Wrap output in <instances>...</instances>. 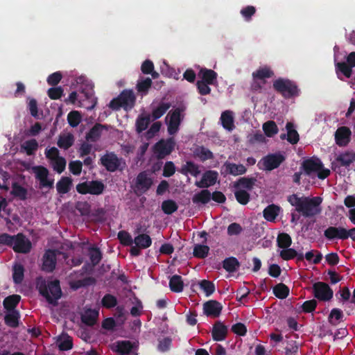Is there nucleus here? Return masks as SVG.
I'll list each match as a JSON object with an SVG mask.
<instances>
[{
  "mask_svg": "<svg viewBox=\"0 0 355 355\" xmlns=\"http://www.w3.org/2000/svg\"><path fill=\"white\" fill-rule=\"evenodd\" d=\"M37 288L49 304H55L62 295L60 282L57 279L46 282L45 279H38Z\"/></svg>",
  "mask_w": 355,
  "mask_h": 355,
  "instance_id": "obj_2",
  "label": "nucleus"
},
{
  "mask_svg": "<svg viewBox=\"0 0 355 355\" xmlns=\"http://www.w3.org/2000/svg\"><path fill=\"white\" fill-rule=\"evenodd\" d=\"M81 119L82 116L78 111H71L67 115L68 123L73 128L78 126Z\"/></svg>",
  "mask_w": 355,
  "mask_h": 355,
  "instance_id": "obj_61",
  "label": "nucleus"
},
{
  "mask_svg": "<svg viewBox=\"0 0 355 355\" xmlns=\"http://www.w3.org/2000/svg\"><path fill=\"white\" fill-rule=\"evenodd\" d=\"M101 304L106 309H112L116 306L117 299L112 294H105L101 300Z\"/></svg>",
  "mask_w": 355,
  "mask_h": 355,
  "instance_id": "obj_59",
  "label": "nucleus"
},
{
  "mask_svg": "<svg viewBox=\"0 0 355 355\" xmlns=\"http://www.w3.org/2000/svg\"><path fill=\"white\" fill-rule=\"evenodd\" d=\"M279 257L284 261H288L295 258H296L297 262L304 261V254L290 247L282 250L279 252Z\"/></svg>",
  "mask_w": 355,
  "mask_h": 355,
  "instance_id": "obj_23",
  "label": "nucleus"
},
{
  "mask_svg": "<svg viewBox=\"0 0 355 355\" xmlns=\"http://www.w3.org/2000/svg\"><path fill=\"white\" fill-rule=\"evenodd\" d=\"M288 287L283 283H279L273 287V293L279 299H286L289 295Z\"/></svg>",
  "mask_w": 355,
  "mask_h": 355,
  "instance_id": "obj_48",
  "label": "nucleus"
},
{
  "mask_svg": "<svg viewBox=\"0 0 355 355\" xmlns=\"http://www.w3.org/2000/svg\"><path fill=\"white\" fill-rule=\"evenodd\" d=\"M175 141L173 137L167 139H161L153 146V153L159 159L165 158L174 150Z\"/></svg>",
  "mask_w": 355,
  "mask_h": 355,
  "instance_id": "obj_7",
  "label": "nucleus"
},
{
  "mask_svg": "<svg viewBox=\"0 0 355 355\" xmlns=\"http://www.w3.org/2000/svg\"><path fill=\"white\" fill-rule=\"evenodd\" d=\"M153 184V179L146 171L140 172L135 179V192L139 195L144 194L150 189Z\"/></svg>",
  "mask_w": 355,
  "mask_h": 355,
  "instance_id": "obj_10",
  "label": "nucleus"
},
{
  "mask_svg": "<svg viewBox=\"0 0 355 355\" xmlns=\"http://www.w3.org/2000/svg\"><path fill=\"white\" fill-rule=\"evenodd\" d=\"M24 267L19 263H15L12 267V279L15 284H20L24 279Z\"/></svg>",
  "mask_w": 355,
  "mask_h": 355,
  "instance_id": "obj_45",
  "label": "nucleus"
},
{
  "mask_svg": "<svg viewBox=\"0 0 355 355\" xmlns=\"http://www.w3.org/2000/svg\"><path fill=\"white\" fill-rule=\"evenodd\" d=\"M73 135L71 133H68L67 135H60L57 144L60 148L67 150L73 146Z\"/></svg>",
  "mask_w": 355,
  "mask_h": 355,
  "instance_id": "obj_46",
  "label": "nucleus"
},
{
  "mask_svg": "<svg viewBox=\"0 0 355 355\" xmlns=\"http://www.w3.org/2000/svg\"><path fill=\"white\" fill-rule=\"evenodd\" d=\"M194 155L200 159V161L205 162L214 158L213 153L203 146L197 147L194 152Z\"/></svg>",
  "mask_w": 355,
  "mask_h": 355,
  "instance_id": "obj_41",
  "label": "nucleus"
},
{
  "mask_svg": "<svg viewBox=\"0 0 355 355\" xmlns=\"http://www.w3.org/2000/svg\"><path fill=\"white\" fill-rule=\"evenodd\" d=\"M4 317L5 324L12 328H16L19 326V320L20 318L19 311H8Z\"/></svg>",
  "mask_w": 355,
  "mask_h": 355,
  "instance_id": "obj_33",
  "label": "nucleus"
},
{
  "mask_svg": "<svg viewBox=\"0 0 355 355\" xmlns=\"http://www.w3.org/2000/svg\"><path fill=\"white\" fill-rule=\"evenodd\" d=\"M89 259L94 266L98 265L102 259V253L99 248H92L89 250Z\"/></svg>",
  "mask_w": 355,
  "mask_h": 355,
  "instance_id": "obj_62",
  "label": "nucleus"
},
{
  "mask_svg": "<svg viewBox=\"0 0 355 355\" xmlns=\"http://www.w3.org/2000/svg\"><path fill=\"white\" fill-rule=\"evenodd\" d=\"M199 286L205 293L206 296H210L215 291V285L212 282L207 279L201 280Z\"/></svg>",
  "mask_w": 355,
  "mask_h": 355,
  "instance_id": "obj_60",
  "label": "nucleus"
},
{
  "mask_svg": "<svg viewBox=\"0 0 355 355\" xmlns=\"http://www.w3.org/2000/svg\"><path fill=\"white\" fill-rule=\"evenodd\" d=\"M76 191L82 195L99 196L103 193L105 186L101 180L85 181L76 186Z\"/></svg>",
  "mask_w": 355,
  "mask_h": 355,
  "instance_id": "obj_6",
  "label": "nucleus"
},
{
  "mask_svg": "<svg viewBox=\"0 0 355 355\" xmlns=\"http://www.w3.org/2000/svg\"><path fill=\"white\" fill-rule=\"evenodd\" d=\"M56 266V253L54 250H46L42 257V270L51 272Z\"/></svg>",
  "mask_w": 355,
  "mask_h": 355,
  "instance_id": "obj_17",
  "label": "nucleus"
},
{
  "mask_svg": "<svg viewBox=\"0 0 355 355\" xmlns=\"http://www.w3.org/2000/svg\"><path fill=\"white\" fill-rule=\"evenodd\" d=\"M277 246L282 250L290 247L292 244L291 236L285 232L279 233L277 238Z\"/></svg>",
  "mask_w": 355,
  "mask_h": 355,
  "instance_id": "obj_50",
  "label": "nucleus"
},
{
  "mask_svg": "<svg viewBox=\"0 0 355 355\" xmlns=\"http://www.w3.org/2000/svg\"><path fill=\"white\" fill-rule=\"evenodd\" d=\"M169 288L173 292H182L184 288V282L182 277L178 275H173L169 280Z\"/></svg>",
  "mask_w": 355,
  "mask_h": 355,
  "instance_id": "obj_39",
  "label": "nucleus"
},
{
  "mask_svg": "<svg viewBox=\"0 0 355 355\" xmlns=\"http://www.w3.org/2000/svg\"><path fill=\"white\" fill-rule=\"evenodd\" d=\"M313 292L314 297L320 301H329L334 295L333 290L330 286L322 282H318L313 285Z\"/></svg>",
  "mask_w": 355,
  "mask_h": 355,
  "instance_id": "obj_12",
  "label": "nucleus"
},
{
  "mask_svg": "<svg viewBox=\"0 0 355 355\" xmlns=\"http://www.w3.org/2000/svg\"><path fill=\"white\" fill-rule=\"evenodd\" d=\"M220 121L225 129L231 131L234 128V118L231 111L226 110L222 112Z\"/></svg>",
  "mask_w": 355,
  "mask_h": 355,
  "instance_id": "obj_38",
  "label": "nucleus"
},
{
  "mask_svg": "<svg viewBox=\"0 0 355 355\" xmlns=\"http://www.w3.org/2000/svg\"><path fill=\"white\" fill-rule=\"evenodd\" d=\"M352 132L347 126L339 127L335 132L336 144L340 147L346 146L350 142Z\"/></svg>",
  "mask_w": 355,
  "mask_h": 355,
  "instance_id": "obj_16",
  "label": "nucleus"
},
{
  "mask_svg": "<svg viewBox=\"0 0 355 355\" xmlns=\"http://www.w3.org/2000/svg\"><path fill=\"white\" fill-rule=\"evenodd\" d=\"M285 159V156L281 153H270L263 157L259 164H262L264 170L271 171L278 168Z\"/></svg>",
  "mask_w": 355,
  "mask_h": 355,
  "instance_id": "obj_9",
  "label": "nucleus"
},
{
  "mask_svg": "<svg viewBox=\"0 0 355 355\" xmlns=\"http://www.w3.org/2000/svg\"><path fill=\"white\" fill-rule=\"evenodd\" d=\"M263 130L268 137H272L278 132V127L274 121H268L263 124Z\"/></svg>",
  "mask_w": 355,
  "mask_h": 355,
  "instance_id": "obj_52",
  "label": "nucleus"
},
{
  "mask_svg": "<svg viewBox=\"0 0 355 355\" xmlns=\"http://www.w3.org/2000/svg\"><path fill=\"white\" fill-rule=\"evenodd\" d=\"M178 209V204L173 200H166L162 203V209L164 214L170 215Z\"/></svg>",
  "mask_w": 355,
  "mask_h": 355,
  "instance_id": "obj_55",
  "label": "nucleus"
},
{
  "mask_svg": "<svg viewBox=\"0 0 355 355\" xmlns=\"http://www.w3.org/2000/svg\"><path fill=\"white\" fill-rule=\"evenodd\" d=\"M182 110L181 108L177 107L174 110L171 111L166 116V119L169 117V121L167 123V129L169 135H175L178 131L182 121Z\"/></svg>",
  "mask_w": 355,
  "mask_h": 355,
  "instance_id": "obj_13",
  "label": "nucleus"
},
{
  "mask_svg": "<svg viewBox=\"0 0 355 355\" xmlns=\"http://www.w3.org/2000/svg\"><path fill=\"white\" fill-rule=\"evenodd\" d=\"M134 348L133 343L130 340L116 341L112 347V350L119 355L129 354Z\"/></svg>",
  "mask_w": 355,
  "mask_h": 355,
  "instance_id": "obj_24",
  "label": "nucleus"
},
{
  "mask_svg": "<svg viewBox=\"0 0 355 355\" xmlns=\"http://www.w3.org/2000/svg\"><path fill=\"white\" fill-rule=\"evenodd\" d=\"M35 179L39 181L40 189H52L54 186V179L49 178V171L43 166H35L32 168Z\"/></svg>",
  "mask_w": 355,
  "mask_h": 355,
  "instance_id": "obj_8",
  "label": "nucleus"
},
{
  "mask_svg": "<svg viewBox=\"0 0 355 355\" xmlns=\"http://www.w3.org/2000/svg\"><path fill=\"white\" fill-rule=\"evenodd\" d=\"M66 160L64 157H60L51 162V164L54 171L58 173H62L66 167Z\"/></svg>",
  "mask_w": 355,
  "mask_h": 355,
  "instance_id": "obj_63",
  "label": "nucleus"
},
{
  "mask_svg": "<svg viewBox=\"0 0 355 355\" xmlns=\"http://www.w3.org/2000/svg\"><path fill=\"white\" fill-rule=\"evenodd\" d=\"M273 76V71L266 66L259 67L257 71L252 73V78L254 80H264L266 78H272Z\"/></svg>",
  "mask_w": 355,
  "mask_h": 355,
  "instance_id": "obj_37",
  "label": "nucleus"
},
{
  "mask_svg": "<svg viewBox=\"0 0 355 355\" xmlns=\"http://www.w3.org/2000/svg\"><path fill=\"white\" fill-rule=\"evenodd\" d=\"M96 283V279L94 277H88L82 279L77 280L71 284V287L73 289H78L81 287H85L90 285H93Z\"/></svg>",
  "mask_w": 355,
  "mask_h": 355,
  "instance_id": "obj_57",
  "label": "nucleus"
},
{
  "mask_svg": "<svg viewBox=\"0 0 355 355\" xmlns=\"http://www.w3.org/2000/svg\"><path fill=\"white\" fill-rule=\"evenodd\" d=\"M180 173L184 175L190 174L197 177L200 173V171L198 164L191 161H187L182 166Z\"/></svg>",
  "mask_w": 355,
  "mask_h": 355,
  "instance_id": "obj_30",
  "label": "nucleus"
},
{
  "mask_svg": "<svg viewBox=\"0 0 355 355\" xmlns=\"http://www.w3.org/2000/svg\"><path fill=\"white\" fill-rule=\"evenodd\" d=\"M211 200V193L207 189H203L198 192V193H196L193 198H192V202L194 204H207Z\"/></svg>",
  "mask_w": 355,
  "mask_h": 355,
  "instance_id": "obj_44",
  "label": "nucleus"
},
{
  "mask_svg": "<svg viewBox=\"0 0 355 355\" xmlns=\"http://www.w3.org/2000/svg\"><path fill=\"white\" fill-rule=\"evenodd\" d=\"M152 84V80L150 78H146L144 79L138 80L136 85V89L138 92L146 95L148 93L149 89L151 87Z\"/></svg>",
  "mask_w": 355,
  "mask_h": 355,
  "instance_id": "obj_53",
  "label": "nucleus"
},
{
  "mask_svg": "<svg viewBox=\"0 0 355 355\" xmlns=\"http://www.w3.org/2000/svg\"><path fill=\"white\" fill-rule=\"evenodd\" d=\"M257 180L254 178H241L234 184L235 189H245L248 191H251L256 182Z\"/></svg>",
  "mask_w": 355,
  "mask_h": 355,
  "instance_id": "obj_31",
  "label": "nucleus"
},
{
  "mask_svg": "<svg viewBox=\"0 0 355 355\" xmlns=\"http://www.w3.org/2000/svg\"><path fill=\"white\" fill-rule=\"evenodd\" d=\"M136 97L132 90H123L116 98H113L109 106L114 110L123 108L128 111L131 110L135 104Z\"/></svg>",
  "mask_w": 355,
  "mask_h": 355,
  "instance_id": "obj_5",
  "label": "nucleus"
},
{
  "mask_svg": "<svg viewBox=\"0 0 355 355\" xmlns=\"http://www.w3.org/2000/svg\"><path fill=\"white\" fill-rule=\"evenodd\" d=\"M228 328L220 321H216L211 330L212 338L214 341H223L227 338Z\"/></svg>",
  "mask_w": 355,
  "mask_h": 355,
  "instance_id": "obj_21",
  "label": "nucleus"
},
{
  "mask_svg": "<svg viewBox=\"0 0 355 355\" xmlns=\"http://www.w3.org/2000/svg\"><path fill=\"white\" fill-rule=\"evenodd\" d=\"M12 190L11 194L15 197L19 198L21 200H25L27 198L28 191L26 188L23 187L17 182L12 184Z\"/></svg>",
  "mask_w": 355,
  "mask_h": 355,
  "instance_id": "obj_51",
  "label": "nucleus"
},
{
  "mask_svg": "<svg viewBox=\"0 0 355 355\" xmlns=\"http://www.w3.org/2000/svg\"><path fill=\"white\" fill-rule=\"evenodd\" d=\"M134 243L141 248L146 249L151 245L152 240L148 234H141L135 237Z\"/></svg>",
  "mask_w": 355,
  "mask_h": 355,
  "instance_id": "obj_49",
  "label": "nucleus"
},
{
  "mask_svg": "<svg viewBox=\"0 0 355 355\" xmlns=\"http://www.w3.org/2000/svg\"><path fill=\"white\" fill-rule=\"evenodd\" d=\"M234 196L237 202L241 205H247L250 201V193L244 189H236L234 192Z\"/></svg>",
  "mask_w": 355,
  "mask_h": 355,
  "instance_id": "obj_56",
  "label": "nucleus"
},
{
  "mask_svg": "<svg viewBox=\"0 0 355 355\" xmlns=\"http://www.w3.org/2000/svg\"><path fill=\"white\" fill-rule=\"evenodd\" d=\"M117 238L120 243L124 246H132L134 243V240L130 234L125 230L119 231L117 234Z\"/></svg>",
  "mask_w": 355,
  "mask_h": 355,
  "instance_id": "obj_58",
  "label": "nucleus"
},
{
  "mask_svg": "<svg viewBox=\"0 0 355 355\" xmlns=\"http://www.w3.org/2000/svg\"><path fill=\"white\" fill-rule=\"evenodd\" d=\"M239 266V261L234 257L226 258L223 261V267L228 272H235Z\"/></svg>",
  "mask_w": 355,
  "mask_h": 355,
  "instance_id": "obj_43",
  "label": "nucleus"
},
{
  "mask_svg": "<svg viewBox=\"0 0 355 355\" xmlns=\"http://www.w3.org/2000/svg\"><path fill=\"white\" fill-rule=\"evenodd\" d=\"M150 123V114H139L136 120L135 126L138 133H141L148 127Z\"/></svg>",
  "mask_w": 355,
  "mask_h": 355,
  "instance_id": "obj_35",
  "label": "nucleus"
},
{
  "mask_svg": "<svg viewBox=\"0 0 355 355\" xmlns=\"http://www.w3.org/2000/svg\"><path fill=\"white\" fill-rule=\"evenodd\" d=\"M72 186V179L69 177H62L56 184V189L59 194L67 193Z\"/></svg>",
  "mask_w": 355,
  "mask_h": 355,
  "instance_id": "obj_32",
  "label": "nucleus"
},
{
  "mask_svg": "<svg viewBox=\"0 0 355 355\" xmlns=\"http://www.w3.org/2000/svg\"><path fill=\"white\" fill-rule=\"evenodd\" d=\"M20 300L21 297L19 295H12L6 297L3 302L4 309L8 311H17L15 308Z\"/></svg>",
  "mask_w": 355,
  "mask_h": 355,
  "instance_id": "obj_36",
  "label": "nucleus"
},
{
  "mask_svg": "<svg viewBox=\"0 0 355 355\" xmlns=\"http://www.w3.org/2000/svg\"><path fill=\"white\" fill-rule=\"evenodd\" d=\"M223 306L216 300H209L203 304V312L209 317L217 318L220 315Z\"/></svg>",
  "mask_w": 355,
  "mask_h": 355,
  "instance_id": "obj_19",
  "label": "nucleus"
},
{
  "mask_svg": "<svg viewBox=\"0 0 355 355\" xmlns=\"http://www.w3.org/2000/svg\"><path fill=\"white\" fill-rule=\"evenodd\" d=\"M98 317V312L94 309H89L85 311L81 315V321L85 324L92 327L96 324Z\"/></svg>",
  "mask_w": 355,
  "mask_h": 355,
  "instance_id": "obj_27",
  "label": "nucleus"
},
{
  "mask_svg": "<svg viewBox=\"0 0 355 355\" xmlns=\"http://www.w3.org/2000/svg\"><path fill=\"white\" fill-rule=\"evenodd\" d=\"M11 248L17 253L27 254L32 248L31 241L22 233L14 235Z\"/></svg>",
  "mask_w": 355,
  "mask_h": 355,
  "instance_id": "obj_11",
  "label": "nucleus"
},
{
  "mask_svg": "<svg viewBox=\"0 0 355 355\" xmlns=\"http://www.w3.org/2000/svg\"><path fill=\"white\" fill-rule=\"evenodd\" d=\"M344 314L342 310L338 308L331 309L329 316L328 322L333 326H336L338 323L343 320Z\"/></svg>",
  "mask_w": 355,
  "mask_h": 355,
  "instance_id": "obj_47",
  "label": "nucleus"
},
{
  "mask_svg": "<svg viewBox=\"0 0 355 355\" xmlns=\"http://www.w3.org/2000/svg\"><path fill=\"white\" fill-rule=\"evenodd\" d=\"M58 349L60 351H68L73 348V339L67 334H62L57 340Z\"/></svg>",
  "mask_w": 355,
  "mask_h": 355,
  "instance_id": "obj_29",
  "label": "nucleus"
},
{
  "mask_svg": "<svg viewBox=\"0 0 355 355\" xmlns=\"http://www.w3.org/2000/svg\"><path fill=\"white\" fill-rule=\"evenodd\" d=\"M324 236L328 240L340 239L346 240L349 238V230L342 227H329L324 232Z\"/></svg>",
  "mask_w": 355,
  "mask_h": 355,
  "instance_id": "obj_15",
  "label": "nucleus"
},
{
  "mask_svg": "<svg viewBox=\"0 0 355 355\" xmlns=\"http://www.w3.org/2000/svg\"><path fill=\"white\" fill-rule=\"evenodd\" d=\"M302 168L306 175L317 173L318 178L321 180L327 178L330 175V171L324 168L321 160L314 157L303 161Z\"/></svg>",
  "mask_w": 355,
  "mask_h": 355,
  "instance_id": "obj_4",
  "label": "nucleus"
},
{
  "mask_svg": "<svg viewBox=\"0 0 355 355\" xmlns=\"http://www.w3.org/2000/svg\"><path fill=\"white\" fill-rule=\"evenodd\" d=\"M288 202L295 207V211L304 217L311 218L318 215L322 211V198L320 196L307 197L292 194L288 197Z\"/></svg>",
  "mask_w": 355,
  "mask_h": 355,
  "instance_id": "obj_1",
  "label": "nucleus"
},
{
  "mask_svg": "<svg viewBox=\"0 0 355 355\" xmlns=\"http://www.w3.org/2000/svg\"><path fill=\"white\" fill-rule=\"evenodd\" d=\"M247 169L244 165L241 164H236L227 161L222 166L221 173L236 176L245 173Z\"/></svg>",
  "mask_w": 355,
  "mask_h": 355,
  "instance_id": "obj_20",
  "label": "nucleus"
},
{
  "mask_svg": "<svg viewBox=\"0 0 355 355\" xmlns=\"http://www.w3.org/2000/svg\"><path fill=\"white\" fill-rule=\"evenodd\" d=\"M280 207L275 204L268 205L263 211V218L268 222H275L280 212Z\"/></svg>",
  "mask_w": 355,
  "mask_h": 355,
  "instance_id": "obj_25",
  "label": "nucleus"
},
{
  "mask_svg": "<svg viewBox=\"0 0 355 355\" xmlns=\"http://www.w3.org/2000/svg\"><path fill=\"white\" fill-rule=\"evenodd\" d=\"M24 150H26L28 155H31L37 149L38 144L37 141L33 139L25 141L23 145Z\"/></svg>",
  "mask_w": 355,
  "mask_h": 355,
  "instance_id": "obj_64",
  "label": "nucleus"
},
{
  "mask_svg": "<svg viewBox=\"0 0 355 355\" xmlns=\"http://www.w3.org/2000/svg\"><path fill=\"white\" fill-rule=\"evenodd\" d=\"M101 164L107 171L114 172L121 165V160L114 153H106L101 157Z\"/></svg>",
  "mask_w": 355,
  "mask_h": 355,
  "instance_id": "obj_14",
  "label": "nucleus"
},
{
  "mask_svg": "<svg viewBox=\"0 0 355 355\" xmlns=\"http://www.w3.org/2000/svg\"><path fill=\"white\" fill-rule=\"evenodd\" d=\"M287 130V141L291 144H296L300 139L299 134L294 128V125L291 122H288L286 125Z\"/></svg>",
  "mask_w": 355,
  "mask_h": 355,
  "instance_id": "obj_42",
  "label": "nucleus"
},
{
  "mask_svg": "<svg viewBox=\"0 0 355 355\" xmlns=\"http://www.w3.org/2000/svg\"><path fill=\"white\" fill-rule=\"evenodd\" d=\"M103 130H107L105 125L96 123L86 134V140L89 142L97 141L101 138Z\"/></svg>",
  "mask_w": 355,
  "mask_h": 355,
  "instance_id": "obj_22",
  "label": "nucleus"
},
{
  "mask_svg": "<svg viewBox=\"0 0 355 355\" xmlns=\"http://www.w3.org/2000/svg\"><path fill=\"white\" fill-rule=\"evenodd\" d=\"M198 76L202 78V81H205L209 85H213L217 78V73L212 69L206 68L201 69Z\"/></svg>",
  "mask_w": 355,
  "mask_h": 355,
  "instance_id": "obj_34",
  "label": "nucleus"
},
{
  "mask_svg": "<svg viewBox=\"0 0 355 355\" xmlns=\"http://www.w3.org/2000/svg\"><path fill=\"white\" fill-rule=\"evenodd\" d=\"M272 87L285 98H291L300 95L297 85L289 79L279 78L273 82Z\"/></svg>",
  "mask_w": 355,
  "mask_h": 355,
  "instance_id": "obj_3",
  "label": "nucleus"
},
{
  "mask_svg": "<svg viewBox=\"0 0 355 355\" xmlns=\"http://www.w3.org/2000/svg\"><path fill=\"white\" fill-rule=\"evenodd\" d=\"M336 161L340 164L341 166L349 167L354 162H355V152L345 151L338 155Z\"/></svg>",
  "mask_w": 355,
  "mask_h": 355,
  "instance_id": "obj_26",
  "label": "nucleus"
},
{
  "mask_svg": "<svg viewBox=\"0 0 355 355\" xmlns=\"http://www.w3.org/2000/svg\"><path fill=\"white\" fill-rule=\"evenodd\" d=\"M336 71L338 78L343 80V78L340 76V73H342L347 78H349L352 76L353 68L349 67L348 64L345 62H340L336 64Z\"/></svg>",
  "mask_w": 355,
  "mask_h": 355,
  "instance_id": "obj_28",
  "label": "nucleus"
},
{
  "mask_svg": "<svg viewBox=\"0 0 355 355\" xmlns=\"http://www.w3.org/2000/svg\"><path fill=\"white\" fill-rule=\"evenodd\" d=\"M218 177V173L216 171L209 170L205 171L201 180L196 181L195 184L199 188H208L216 184Z\"/></svg>",
  "mask_w": 355,
  "mask_h": 355,
  "instance_id": "obj_18",
  "label": "nucleus"
},
{
  "mask_svg": "<svg viewBox=\"0 0 355 355\" xmlns=\"http://www.w3.org/2000/svg\"><path fill=\"white\" fill-rule=\"evenodd\" d=\"M171 107V103L161 102L159 105L152 110L151 117L153 121L161 118Z\"/></svg>",
  "mask_w": 355,
  "mask_h": 355,
  "instance_id": "obj_40",
  "label": "nucleus"
},
{
  "mask_svg": "<svg viewBox=\"0 0 355 355\" xmlns=\"http://www.w3.org/2000/svg\"><path fill=\"white\" fill-rule=\"evenodd\" d=\"M209 252V247L205 245L196 244L193 248V254L198 259H205Z\"/></svg>",
  "mask_w": 355,
  "mask_h": 355,
  "instance_id": "obj_54",
  "label": "nucleus"
}]
</instances>
